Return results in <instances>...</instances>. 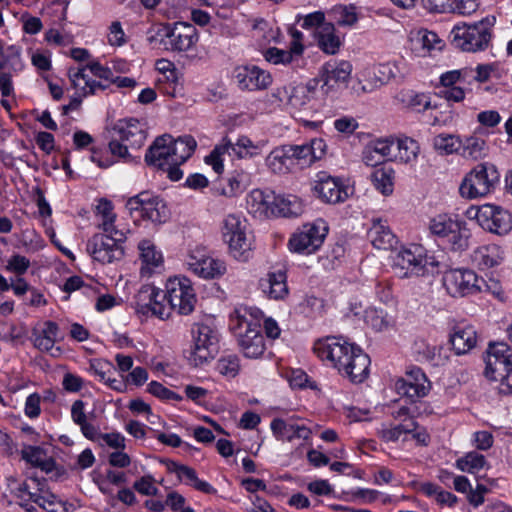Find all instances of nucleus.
<instances>
[{"mask_svg":"<svg viewBox=\"0 0 512 512\" xmlns=\"http://www.w3.org/2000/svg\"><path fill=\"white\" fill-rule=\"evenodd\" d=\"M313 351L326 365L353 383H362L368 377L369 356L343 337L320 338L314 342Z\"/></svg>","mask_w":512,"mask_h":512,"instance_id":"f257e3e1","label":"nucleus"},{"mask_svg":"<svg viewBox=\"0 0 512 512\" xmlns=\"http://www.w3.org/2000/svg\"><path fill=\"white\" fill-rule=\"evenodd\" d=\"M196 146L192 136L174 139L171 135L164 134L153 141L144 160L148 166L166 172L170 180L178 181L183 177L180 165L191 157Z\"/></svg>","mask_w":512,"mask_h":512,"instance_id":"f03ea898","label":"nucleus"},{"mask_svg":"<svg viewBox=\"0 0 512 512\" xmlns=\"http://www.w3.org/2000/svg\"><path fill=\"white\" fill-rule=\"evenodd\" d=\"M262 312L257 308H239L231 319L238 344L247 358H258L265 351V340L260 330Z\"/></svg>","mask_w":512,"mask_h":512,"instance_id":"7ed1b4c3","label":"nucleus"},{"mask_svg":"<svg viewBox=\"0 0 512 512\" xmlns=\"http://www.w3.org/2000/svg\"><path fill=\"white\" fill-rule=\"evenodd\" d=\"M495 23L496 17L492 15L473 23H458L450 33L452 43L465 52L484 51L490 46Z\"/></svg>","mask_w":512,"mask_h":512,"instance_id":"20e7f679","label":"nucleus"},{"mask_svg":"<svg viewBox=\"0 0 512 512\" xmlns=\"http://www.w3.org/2000/svg\"><path fill=\"white\" fill-rule=\"evenodd\" d=\"M19 505L27 512H34L36 506L47 512H68L66 504L50 493L44 480L29 477L15 489Z\"/></svg>","mask_w":512,"mask_h":512,"instance_id":"39448f33","label":"nucleus"},{"mask_svg":"<svg viewBox=\"0 0 512 512\" xmlns=\"http://www.w3.org/2000/svg\"><path fill=\"white\" fill-rule=\"evenodd\" d=\"M113 132L114 137L109 142L111 155L125 162L133 161L128 149H140L144 145L147 138L145 123L135 118L122 119L115 124Z\"/></svg>","mask_w":512,"mask_h":512,"instance_id":"423d86ee","label":"nucleus"},{"mask_svg":"<svg viewBox=\"0 0 512 512\" xmlns=\"http://www.w3.org/2000/svg\"><path fill=\"white\" fill-rule=\"evenodd\" d=\"M265 146L264 140L254 142L246 135H240L235 142L224 137L205 157V163L211 166L217 174H221L224 171V156L226 154H233L238 159H251L259 156Z\"/></svg>","mask_w":512,"mask_h":512,"instance_id":"0eeeda50","label":"nucleus"},{"mask_svg":"<svg viewBox=\"0 0 512 512\" xmlns=\"http://www.w3.org/2000/svg\"><path fill=\"white\" fill-rule=\"evenodd\" d=\"M221 236L228 245L229 254L240 262H246L252 254V240L247 220L240 214H228L221 226Z\"/></svg>","mask_w":512,"mask_h":512,"instance_id":"6e6552de","label":"nucleus"},{"mask_svg":"<svg viewBox=\"0 0 512 512\" xmlns=\"http://www.w3.org/2000/svg\"><path fill=\"white\" fill-rule=\"evenodd\" d=\"M156 37L165 50L173 53H188L196 49L200 35L196 27L184 21L160 24Z\"/></svg>","mask_w":512,"mask_h":512,"instance_id":"1a4fd4ad","label":"nucleus"},{"mask_svg":"<svg viewBox=\"0 0 512 512\" xmlns=\"http://www.w3.org/2000/svg\"><path fill=\"white\" fill-rule=\"evenodd\" d=\"M272 435L277 441L295 444L294 455L302 456L303 448L311 446L312 430L307 420L291 415L286 418L276 417L270 422Z\"/></svg>","mask_w":512,"mask_h":512,"instance_id":"9d476101","label":"nucleus"},{"mask_svg":"<svg viewBox=\"0 0 512 512\" xmlns=\"http://www.w3.org/2000/svg\"><path fill=\"white\" fill-rule=\"evenodd\" d=\"M129 230L101 231L95 233L87 242L86 250L94 261L111 264L124 256L123 244Z\"/></svg>","mask_w":512,"mask_h":512,"instance_id":"9b49d317","label":"nucleus"},{"mask_svg":"<svg viewBox=\"0 0 512 512\" xmlns=\"http://www.w3.org/2000/svg\"><path fill=\"white\" fill-rule=\"evenodd\" d=\"M319 84V79L313 78L306 83H289L277 87L271 92V103L289 111H301L316 97Z\"/></svg>","mask_w":512,"mask_h":512,"instance_id":"f8f14e48","label":"nucleus"},{"mask_svg":"<svg viewBox=\"0 0 512 512\" xmlns=\"http://www.w3.org/2000/svg\"><path fill=\"white\" fill-rule=\"evenodd\" d=\"M500 182L496 166L485 162L476 165L463 179L459 191L468 199L485 197L495 191Z\"/></svg>","mask_w":512,"mask_h":512,"instance_id":"ddd939ff","label":"nucleus"},{"mask_svg":"<svg viewBox=\"0 0 512 512\" xmlns=\"http://www.w3.org/2000/svg\"><path fill=\"white\" fill-rule=\"evenodd\" d=\"M465 215L475 220L484 230L497 235H506L512 230V216L508 210L494 204L470 206Z\"/></svg>","mask_w":512,"mask_h":512,"instance_id":"4468645a","label":"nucleus"},{"mask_svg":"<svg viewBox=\"0 0 512 512\" xmlns=\"http://www.w3.org/2000/svg\"><path fill=\"white\" fill-rule=\"evenodd\" d=\"M391 267L400 278L419 276L425 273L428 257L423 246L411 244L392 252Z\"/></svg>","mask_w":512,"mask_h":512,"instance_id":"2eb2a0df","label":"nucleus"},{"mask_svg":"<svg viewBox=\"0 0 512 512\" xmlns=\"http://www.w3.org/2000/svg\"><path fill=\"white\" fill-rule=\"evenodd\" d=\"M429 229L454 251H461L468 247L469 234L465 224L451 215H436L430 220Z\"/></svg>","mask_w":512,"mask_h":512,"instance_id":"dca6fc26","label":"nucleus"},{"mask_svg":"<svg viewBox=\"0 0 512 512\" xmlns=\"http://www.w3.org/2000/svg\"><path fill=\"white\" fill-rule=\"evenodd\" d=\"M327 233L328 225L323 219L306 223L290 237L289 249L294 253L310 255L321 247Z\"/></svg>","mask_w":512,"mask_h":512,"instance_id":"f3484780","label":"nucleus"},{"mask_svg":"<svg viewBox=\"0 0 512 512\" xmlns=\"http://www.w3.org/2000/svg\"><path fill=\"white\" fill-rule=\"evenodd\" d=\"M166 301L171 306V312L181 315L190 314L195 307L196 296L191 281L183 276L171 277L166 282Z\"/></svg>","mask_w":512,"mask_h":512,"instance_id":"a211bd4d","label":"nucleus"},{"mask_svg":"<svg viewBox=\"0 0 512 512\" xmlns=\"http://www.w3.org/2000/svg\"><path fill=\"white\" fill-rule=\"evenodd\" d=\"M135 309L138 314L154 316L165 320L171 315L165 292L153 285H143L135 296Z\"/></svg>","mask_w":512,"mask_h":512,"instance_id":"6ab92c4d","label":"nucleus"},{"mask_svg":"<svg viewBox=\"0 0 512 512\" xmlns=\"http://www.w3.org/2000/svg\"><path fill=\"white\" fill-rule=\"evenodd\" d=\"M443 286L452 297L473 295L481 290L484 282L470 269H451L446 271L442 278Z\"/></svg>","mask_w":512,"mask_h":512,"instance_id":"aec40b11","label":"nucleus"},{"mask_svg":"<svg viewBox=\"0 0 512 512\" xmlns=\"http://www.w3.org/2000/svg\"><path fill=\"white\" fill-rule=\"evenodd\" d=\"M193 346L189 361L194 366H201L213 358L217 342L216 330L208 324L196 323L192 328Z\"/></svg>","mask_w":512,"mask_h":512,"instance_id":"412c9836","label":"nucleus"},{"mask_svg":"<svg viewBox=\"0 0 512 512\" xmlns=\"http://www.w3.org/2000/svg\"><path fill=\"white\" fill-rule=\"evenodd\" d=\"M485 375L488 378L502 379L512 371V348L506 343L490 344L485 357Z\"/></svg>","mask_w":512,"mask_h":512,"instance_id":"4be33fe9","label":"nucleus"},{"mask_svg":"<svg viewBox=\"0 0 512 512\" xmlns=\"http://www.w3.org/2000/svg\"><path fill=\"white\" fill-rule=\"evenodd\" d=\"M127 206L131 211H140L144 218L153 223H163L169 217V211L163 199L150 192H142L131 197Z\"/></svg>","mask_w":512,"mask_h":512,"instance_id":"5701e85b","label":"nucleus"},{"mask_svg":"<svg viewBox=\"0 0 512 512\" xmlns=\"http://www.w3.org/2000/svg\"><path fill=\"white\" fill-rule=\"evenodd\" d=\"M471 69L450 70L440 75L439 95L449 102L465 99L466 85L469 84Z\"/></svg>","mask_w":512,"mask_h":512,"instance_id":"b1692460","label":"nucleus"},{"mask_svg":"<svg viewBox=\"0 0 512 512\" xmlns=\"http://www.w3.org/2000/svg\"><path fill=\"white\" fill-rule=\"evenodd\" d=\"M314 191L326 203L344 202L350 194V188L338 177H332L321 171L316 175Z\"/></svg>","mask_w":512,"mask_h":512,"instance_id":"393cba45","label":"nucleus"},{"mask_svg":"<svg viewBox=\"0 0 512 512\" xmlns=\"http://www.w3.org/2000/svg\"><path fill=\"white\" fill-rule=\"evenodd\" d=\"M233 79L242 91H259L272 84L271 74L256 65L237 66L233 71Z\"/></svg>","mask_w":512,"mask_h":512,"instance_id":"a878e982","label":"nucleus"},{"mask_svg":"<svg viewBox=\"0 0 512 512\" xmlns=\"http://www.w3.org/2000/svg\"><path fill=\"white\" fill-rule=\"evenodd\" d=\"M186 264L191 272L204 279L218 278L226 272L223 260L214 258L202 250L192 251Z\"/></svg>","mask_w":512,"mask_h":512,"instance_id":"bb28decb","label":"nucleus"},{"mask_svg":"<svg viewBox=\"0 0 512 512\" xmlns=\"http://www.w3.org/2000/svg\"><path fill=\"white\" fill-rule=\"evenodd\" d=\"M352 73V64L346 60L332 59L326 62L321 70L322 89L325 93L346 85Z\"/></svg>","mask_w":512,"mask_h":512,"instance_id":"cd10ccee","label":"nucleus"},{"mask_svg":"<svg viewBox=\"0 0 512 512\" xmlns=\"http://www.w3.org/2000/svg\"><path fill=\"white\" fill-rule=\"evenodd\" d=\"M140 275L150 278L160 274L164 268V257L156 245L149 239H143L138 243Z\"/></svg>","mask_w":512,"mask_h":512,"instance_id":"c85d7f7f","label":"nucleus"},{"mask_svg":"<svg viewBox=\"0 0 512 512\" xmlns=\"http://www.w3.org/2000/svg\"><path fill=\"white\" fill-rule=\"evenodd\" d=\"M430 388V382L420 368L411 369L405 378H400L395 383L398 394L411 399L426 396Z\"/></svg>","mask_w":512,"mask_h":512,"instance_id":"c756f323","label":"nucleus"},{"mask_svg":"<svg viewBox=\"0 0 512 512\" xmlns=\"http://www.w3.org/2000/svg\"><path fill=\"white\" fill-rule=\"evenodd\" d=\"M68 78L74 93L84 98L95 95L99 91H104L108 88V84L92 79L87 73V68L83 66L69 68Z\"/></svg>","mask_w":512,"mask_h":512,"instance_id":"7c9ffc66","label":"nucleus"},{"mask_svg":"<svg viewBox=\"0 0 512 512\" xmlns=\"http://www.w3.org/2000/svg\"><path fill=\"white\" fill-rule=\"evenodd\" d=\"M292 159L294 165L308 166L318 159H321L326 150L325 141L321 138H314L309 143L292 145Z\"/></svg>","mask_w":512,"mask_h":512,"instance_id":"2f4dec72","label":"nucleus"},{"mask_svg":"<svg viewBox=\"0 0 512 512\" xmlns=\"http://www.w3.org/2000/svg\"><path fill=\"white\" fill-rule=\"evenodd\" d=\"M275 194L269 190L253 189L246 197L249 213L255 217H269L272 215Z\"/></svg>","mask_w":512,"mask_h":512,"instance_id":"473e14b6","label":"nucleus"},{"mask_svg":"<svg viewBox=\"0 0 512 512\" xmlns=\"http://www.w3.org/2000/svg\"><path fill=\"white\" fill-rule=\"evenodd\" d=\"M59 326L53 321H45L33 328L31 339L35 348L49 352L58 339Z\"/></svg>","mask_w":512,"mask_h":512,"instance_id":"72a5a7b5","label":"nucleus"},{"mask_svg":"<svg viewBox=\"0 0 512 512\" xmlns=\"http://www.w3.org/2000/svg\"><path fill=\"white\" fill-rule=\"evenodd\" d=\"M471 259L478 268L489 269L503 263L505 252L497 244L483 245L473 251Z\"/></svg>","mask_w":512,"mask_h":512,"instance_id":"f704fd0d","label":"nucleus"},{"mask_svg":"<svg viewBox=\"0 0 512 512\" xmlns=\"http://www.w3.org/2000/svg\"><path fill=\"white\" fill-rule=\"evenodd\" d=\"M450 342L456 354L461 355L469 352L477 343L475 328L469 324L455 325L450 334Z\"/></svg>","mask_w":512,"mask_h":512,"instance_id":"c9c22d12","label":"nucleus"},{"mask_svg":"<svg viewBox=\"0 0 512 512\" xmlns=\"http://www.w3.org/2000/svg\"><path fill=\"white\" fill-rule=\"evenodd\" d=\"M367 235L372 245L377 249H392L397 243V237L386 220L373 219Z\"/></svg>","mask_w":512,"mask_h":512,"instance_id":"e433bc0d","label":"nucleus"},{"mask_svg":"<svg viewBox=\"0 0 512 512\" xmlns=\"http://www.w3.org/2000/svg\"><path fill=\"white\" fill-rule=\"evenodd\" d=\"M291 144L275 147L266 157L265 164L270 171L285 174L294 166Z\"/></svg>","mask_w":512,"mask_h":512,"instance_id":"4c0bfd02","label":"nucleus"},{"mask_svg":"<svg viewBox=\"0 0 512 512\" xmlns=\"http://www.w3.org/2000/svg\"><path fill=\"white\" fill-rule=\"evenodd\" d=\"M260 287L270 299H283L288 294L286 273L282 270L268 273L266 278L261 279Z\"/></svg>","mask_w":512,"mask_h":512,"instance_id":"58836bf2","label":"nucleus"},{"mask_svg":"<svg viewBox=\"0 0 512 512\" xmlns=\"http://www.w3.org/2000/svg\"><path fill=\"white\" fill-rule=\"evenodd\" d=\"M488 154L486 140L477 135L471 134L461 137L459 155L464 159L479 160Z\"/></svg>","mask_w":512,"mask_h":512,"instance_id":"ea45409f","label":"nucleus"},{"mask_svg":"<svg viewBox=\"0 0 512 512\" xmlns=\"http://www.w3.org/2000/svg\"><path fill=\"white\" fill-rule=\"evenodd\" d=\"M251 184V175L243 169H235L232 171L226 184L221 188V195L233 198L241 195Z\"/></svg>","mask_w":512,"mask_h":512,"instance_id":"a19ab883","label":"nucleus"},{"mask_svg":"<svg viewBox=\"0 0 512 512\" xmlns=\"http://www.w3.org/2000/svg\"><path fill=\"white\" fill-rule=\"evenodd\" d=\"M318 47L326 54H335L341 46V39L330 22L322 24L315 32Z\"/></svg>","mask_w":512,"mask_h":512,"instance_id":"79ce46f5","label":"nucleus"},{"mask_svg":"<svg viewBox=\"0 0 512 512\" xmlns=\"http://www.w3.org/2000/svg\"><path fill=\"white\" fill-rule=\"evenodd\" d=\"M271 216L296 217L302 213L301 200L294 195H275Z\"/></svg>","mask_w":512,"mask_h":512,"instance_id":"37998d69","label":"nucleus"},{"mask_svg":"<svg viewBox=\"0 0 512 512\" xmlns=\"http://www.w3.org/2000/svg\"><path fill=\"white\" fill-rule=\"evenodd\" d=\"M97 226L99 230L112 232L113 230H125L116 224V214L113 211V204L105 199L99 201L96 207Z\"/></svg>","mask_w":512,"mask_h":512,"instance_id":"c03bdc74","label":"nucleus"},{"mask_svg":"<svg viewBox=\"0 0 512 512\" xmlns=\"http://www.w3.org/2000/svg\"><path fill=\"white\" fill-rule=\"evenodd\" d=\"M264 58L274 65H290L298 62L301 58L300 46H294L288 50L280 49L277 47H270L264 52Z\"/></svg>","mask_w":512,"mask_h":512,"instance_id":"a18cd8bd","label":"nucleus"},{"mask_svg":"<svg viewBox=\"0 0 512 512\" xmlns=\"http://www.w3.org/2000/svg\"><path fill=\"white\" fill-rule=\"evenodd\" d=\"M420 152L418 142L410 137H401L395 141L394 161L411 163L416 161Z\"/></svg>","mask_w":512,"mask_h":512,"instance_id":"49530a36","label":"nucleus"},{"mask_svg":"<svg viewBox=\"0 0 512 512\" xmlns=\"http://www.w3.org/2000/svg\"><path fill=\"white\" fill-rule=\"evenodd\" d=\"M416 422L413 419H405L398 425H383L379 430L380 437L386 442H395L404 434L413 433L416 430Z\"/></svg>","mask_w":512,"mask_h":512,"instance_id":"de8ad7c7","label":"nucleus"},{"mask_svg":"<svg viewBox=\"0 0 512 512\" xmlns=\"http://www.w3.org/2000/svg\"><path fill=\"white\" fill-rule=\"evenodd\" d=\"M375 188L383 195L388 196L393 193L394 188V170L388 167H380L374 170L371 175Z\"/></svg>","mask_w":512,"mask_h":512,"instance_id":"09e8293b","label":"nucleus"},{"mask_svg":"<svg viewBox=\"0 0 512 512\" xmlns=\"http://www.w3.org/2000/svg\"><path fill=\"white\" fill-rule=\"evenodd\" d=\"M461 136L441 133L433 138V147L441 154H458L460 150Z\"/></svg>","mask_w":512,"mask_h":512,"instance_id":"8fccbe9b","label":"nucleus"},{"mask_svg":"<svg viewBox=\"0 0 512 512\" xmlns=\"http://www.w3.org/2000/svg\"><path fill=\"white\" fill-rule=\"evenodd\" d=\"M22 455L27 462L41 468V470L46 472L52 470L53 461L46 455L42 448L36 446H28L22 451Z\"/></svg>","mask_w":512,"mask_h":512,"instance_id":"3c124183","label":"nucleus"},{"mask_svg":"<svg viewBox=\"0 0 512 512\" xmlns=\"http://www.w3.org/2000/svg\"><path fill=\"white\" fill-rule=\"evenodd\" d=\"M24 68V63L21 59L20 49L15 46H10L7 49L6 55L0 61V71L16 75Z\"/></svg>","mask_w":512,"mask_h":512,"instance_id":"603ef678","label":"nucleus"},{"mask_svg":"<svg viewBox=\"0 0 512 512\" xmlns=\"http://www.w3.org/2000/svg\"><path fill=\"white\" fill-rule=\"evenodd\" d=\"M178 479L184 484L192 486L203 493L212 494L216 492L211 484L204 480H200L196 471L189 466L184 465Z\"/></svg>","mask_w":512,"mask_h":512,"instance_id":"864d4df0","label":"nucleus"},{"mask_svg":"<svg viewBox=\"0 0 512 512\" xmlns=\"http://www.w3.org/2000/svg\"><path fill=\"white\" fill-rule=\"evenodd\" d=\"M485 465L486 458L475 451L468 452L456 461L457 468L468 473H477L483 469Z\"/></svg>","mask_w":512,"mask_h":512,"instance_id":"5fc2aeb1","label":"nucleus"},{"mask_svg":"<svg viewBox=\"0 0 512 512\" xmlns=\"http://www.w3.org/2000/svg\"><path fill=\"white\" fill-rule=\"evenodd\" d=\"M364 322L375 331L386 330L391 324L387 313L377 308H368L365 310Z\"/></svg>","mask_w":512,"mask_h":512,"instance_id":"6e6d98bb","label":"nucleus"},{"mask_svg":"<svg viewBox=\"0 0 512 512\" xmlns=\"http://www.w3.org/2000/svg\"><path fill=\"white\" fill-rule=\"evenodd\" d=\"M216 370L227 378H234L240 370L239 358L236 355L222 356L218 359Z\"/></svg>","mask_w":512,"mask_h":512,"instance_id":"4d7b16f0","label":"nucleus"},{"mask_svg":"<svg viewBox=\"0 0 512 512\" xmlns=\"http://www.w3.org/2000/svg\"><path fill=\"white\" fill-rule=\"evenodd\" d=\"M31 263L30 260L20 254L11 255L5 265V270L16 275H23L29 269Z\"/></svg>","mask_w":512,"mask_h":512,"instance_id":"13d9d810","label":"nucleus"},{"mask_svg":"<svg viewBox=\"0 0 512 512\" xmlns=\"http://www.w3.org/2000/svg\"><path fill=\"white\" fill-rule=\"evenodd\" d=\"M373 151L379 154L383 161L394 160L395 141L392 139H377L369 144Z\"/></svg>","mask_w":512,"mask_h":512,"instance_id":"bf43d9fd","label":"nucleus"},{"mask_svg":"<svg viewBox=\"0 0 512 512\" xmlns=\"http://www.w3.org/2000/svg\"><path fill=\"white\" fill-rule=\"evenodd\" d=\"M397 67L394 63H383L379 64L374 71V76L376 78L375 86H381L391 79L396 77Z\"/></svg>","mask_w":512,"mask_h":512,"instance_id":"052dcab7","label":"nucleus"},{"mask_svg":"<svg viewBox=\"0 0 512 512\" xmlns=\"http://www.w3.org/2000/svg\"><path fill=\"white\" fill-rule=\"evenodd\" d=\"M297 23L304 29H315V32H317V29L322 24H327L328 22H325V15L323 12L316 11L299 17Z\"/></svg>","mask_w":512,"mask_h":512,"instance_id":"680f3d73","label":"nucleus"},{"mask_svg":"<svg viewBox=\"0 0 512 512\" xmlns=\"http://www.w3.org/2000/svg\"><path fill=\"white\" fill-rule=\"evenodd\" d=\"M87 68V72H90L94 77L99 78L107 82H111L113 79V72L110 67L103 66L99 61H91L83 66Z\"/></svg>","mask_w":512,"mask_h":512,"instance_id":"e2e57ef3","label":"nucleus"},{"mask_svg":"<svg viewBox=\"0 0 512 512\" xmlns=\"http://www.w3.org/2000/svg\"><path fill=\"white\" fill-rule=\"evenodd\" d=\"M429 13H451L453 0H421Z\"/></svg>","mask_w":512,"mask_h":512,"instance_id":"0e129e2a","label":"nucleus"},{"mask_svg":"<svg viewBox=\"0 0 512 512\" xmlns=\"http://www.w3.org/2000/svg\"><path fill=\"white\" fill-rule=\"evenodd\" d=\"M98 443L118 450H124L126 447L125 437L119 432L102 433Z\"/></svg>","mask_w":512,"mask_h":512,"instance_id":"69168bd1","label":"nucleus"},{"mask_svg":"<svg viewBox=\"0 0 512 512\" xmlns=\"http://www.w3.org/2000/svg\"><path fill=\"white\" fill-rule=\"evenodd\" d=\"M479 7L477 0H453L451 13L469 16Z\"/></svg>","mask_w":512,"mask_h":512,"instance_id":"338daca9","label":"nucleus"},{"mask_svg":"<svg viewBox=\"0 0 512 512\" xmlns=\"http://www.w3.org/2000/svg\"><path fill=\"white\" fill-rule=\"evenodd\" d=\"M107 37L111 46H122L126 43L125 33L119 21L111 23Z\"/></svg>","mask_w":512,"mask_h":512,"instance_id":"774afa93","label":"nucleus"}]
</instances>
